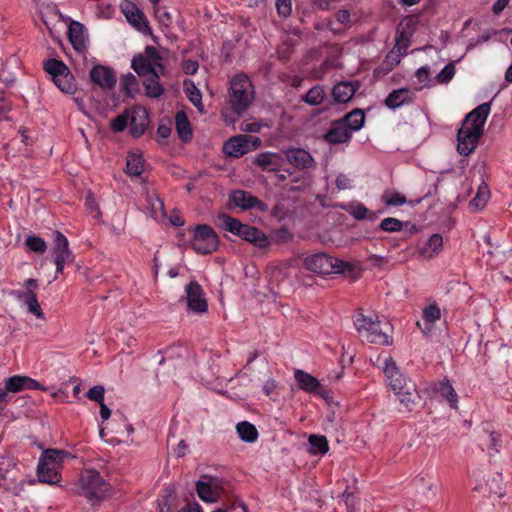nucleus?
Returning <instances> with one entry per match:
<instances>
[{
    "label": "nucleus",
    "instance_id": "nucleus-1",
    "mask_svg": "<svg viewBox=\"0 0 512 512\" xmlns=\"http://www.w3.org/2000/svg\"><path fill=\"white\" fill-rule=\"evenodd\" d=\"M490 110V103H483L466 115L457 134V150L461 155L468 156L476 149Z\"/></svg>",
    "mask_w": 512,
    "mask_h": 512
},
{
    "label": "nucleus",
    "instance_id": "nucleus-2",
    "mask_svg": "<svg viewBox=\"0 0 512 512\" xmlns=\"http://www.w3.org/2000/svg\"><path fill=\"white\" fill-rule=\"evenodd\" d=\"M383 363V372L387 378L388 385L397 395L401 404L409 408L418 398L415 384L399 371L391 357H385Z\"/></svg>",
    "mask_w": 512,
    "mask_h": 512
},
{
    "label": "nucleus",
    "instance_id": "nucleus-3",
    "mask_svg": "<svg viewBox=\"0 0 512 512\" xmlns=\"http://www.w3.org/2000/svg\"><path fill=\"white\" fill-rule=\"evenodd\" d=\"M354 324L361 337L368 342L390 345L392 338L389 334L391 326L387 320H380L378 316L358 314Z\"/></svg>",
    "mask_w": 512,
    "mask_h": 512
},
{
    "label": "nucleus",
    "instance_id": "nucleus-4",
    "mask_svg": "<svg viewBox=\"0 0 512 512\" xmlns=\"http://www.w3.org/2000/svg\"><path fill=\"white\" fill-rule=\"evenodd\" d=\"M77 494L92 503L100 502L111 494V485L94 470H86L80 475L76 485Z\"/></svg>",
    "mask_w": 512,
    "mask_h": 512
},
{
    "label": "nucleus",
    "instance_id": "nucleus-5",
    "mask_svg": "<svg viewBox=\"0 0 512 512\" xmlns=\"http://www.w3.org/2000/svg\"><path fill=\"white\" fill-rule=\"evenodd\" d=\"M254 98V89L245 74L235 75L230 83L229 101L232 111L239 117L250 106Z\"/></svg>",
    "mask_w": 512,
    "mask_h": 512
},
{
    "label": "nucleus",
    "instance_id": "nucleus-6",
    "mask_svg": "<svg viewBox=\"0 0 512 512\" xmlns=\"http://www.w3.org/2000/svg\"><path fill=\"white\" fill-rule=\"evenodd\" d=\"M67 452L57 449H47L43 452L37 466V476L40 482L49 485L58 484L61 480L60 471Z\"/></svg>",
    "mask_w": 512,
    "mask_h": 512
},
{
    "label": "nucleus",
    "instance_id": "nucleus-7",
    "mask_svg": "<svg viewBox=\"0 0 512 512\" xmlns=\"http://www.w3.org/2000/svg\"><path fill=\"white\" fill-rule=\"evenodd\" d=\"M304 266L307 270L321 274H339L351 268V264L326 253H316L305 257Z\"/></svg>",
    "mask_w": 512,
    "mask_h": 512
},
{
    "label": "nucleus",
    "instance_id": "nucleus-8",
    "mask_svg": "<svg viewBox=\"0 0 512 512\" xmlns=\"http://www.w3.org/2000/svg\"><path fill=\"white\" fill-rule=\"evenodd\" d=\"M44 69L63 93L73 94L76 91L74 76L62 61L49 59L45 62Z\"/></svg>",
    "mask_w": 512,
    "mask_h": 512
},
{
    "label": "nucleus",
    "instance_id": "nucleus-9",
    "mask_svg": "<svg viewBox=\"0 0 512 512\" xmlns=\"http://www.w3.org/2000/svg\"><path fill=\"white\" fill-rule=\"evenodd\" d=\"M131 66L139 76H157L163 72L162 59L153 47H147L143 55L135 56Z\"/></svg>",
    "mask_w": 512,
    "mask_h": 512
},
{
    "label": "nucleus",
    "instance_id": "nucleus-10",
    "mask_svg": "<svg viewBox=\"0 0 512 512\" xmlns=\"http://www.w3.org/2000/svg\"><path fill=\"white\" fill-rule=\"evenodd\" d=\"M218 243V236L210 226L198 225L195 228L192 247L197 253H212L217 249Z\"/></svg>",
    "mask_w": 512,
    "mask_h": 512
},
{
    "label": "nucleus",
    "instance_id": "nucleus-11",
    "mask_svg": "<svg viewBox=\"0 0 512 512\" xmlns=\"http://www.w3.org/2000/svg\"><path fill=\"white\" fill-rule=\"evenodd\" d=\"M224 482L221 478L204 475L196 482L198 497L205 503H215L221 496Z\"/></svg>",
    "mask_w": 512,
    "mask_h": 512
},
{
    "label": "nucleus",
    "instance_id": "nucleus-12",
    "mask_svg": "<svg viewBox=\"0 0 512 512\" xmlns=\"http://www.w3.org/2000/svg\"><path fill=\"white\" fill-rule=\"evenodd\" d=\"M260 145L261 140L258 137L238 135L231 137L224 143L223 151L228 156L239 158Z\"/></svg>",
    "mask_w": 512,
    "mask_h": 512
},
{
    "label": "nucleus",
    "instance_id": "nucleus-13",
    "mask_svg": "<svg viewBox=\"0 0 512 512\" xmlns=\"http://www.w3.org/2000/svg\"><path fill=\"white\" fill-rule=\"evenodd\" d=\"M52 255L56 265L55 278H57V276L63 272L65 265L74 261V255L69 248L68 239L59 231L55 232Z\"/></svg>",
    "mask_w": 512,
    "mask_h": 512
},
{
    "label": "nucleus",
    "instance_id": "nucleus-14",
    "mask_svg": "<svg viewBox=\"0 0 512 512\" xmlns=\"http://www.w3.org/2000/svg\"><path fill=\"white\" fill-rule=\"evenodd\" d=\"M120 8L127 21L144 35L150 34L151 29L143 12L131 1L123 0Z\"/></svg>",
    "mask_w": 512,
    "mask_h": 512
},
{
    "label": "nucleus",
    "instance_id": "nucleus-15",
    "mask_svg": "<svg viewBox=\"0 0 512 512\" xmlns=\"http://www.w3.org/2000/svg\"><path fill=\"white\" fill-rule=\"evenodd\" d=\"M145 205L143 211L146 215L157 222H162L166 218L164 203L159 195L148 187L144 188Z\"/></svg>",
    "mask_w": 512,
    "mask_h": 512
},
{
    "label": "nucleus",
    "instance_id": "nucleus-16",
    "mask_svg": "<svg viewBox=\"0 0 512 512\" xmlns=\"http://www.w3.org/2000/svg\"><path fill=\"white\" fill-rule=\"evenodd\" d=\"M229 202L231 205L243 210L257 209L262 212L267 211V205L264 202L243 190L232 191L229 195Z\"/></svg>",
    "mask_w": 512,
    "mask_h": 512
},
{
    "label": "nucleus",
    "instance_id": "nucleus-17",
    "mask_svg": "<svg viewBox=\"0 0 512 512\" xmlns=\"http://www.w3.org/2000/svg\"><path fill=\"white\" fill-rule=\"evenodd\" d=\"M285 158L297 170H309L315 167L312 155L303 148L292 147L283 150Z\"/></svg>",
    "mask_w": 512,
    "mask_h": 512
},
{
    "label": "nucleus",
    "instance_id": "nucleus-18",
    "mask_svg": "<svg viewBox=\"0 0 512 512\" xmlns=\"http://www.w3.org/2000/svg\"><path fill=\"white\" fill-rule=\"evenodd\" d=\"M189 310L196 313L207 311L208 305L203 290L197 282H190L185 289Z\"/></svg>",
    "mask_w": 512,
    "mask_h": 512
},
{
    "label": "nucleus",
    "instance_id": "nucleus-19",
    "mask_svg": "<svg viewBox=\"0 0 512 512\" xmlns=\"http://www.w3.org/2000/svg\"><path fill=\"white\" fill-rule=\"evenodd\" d=\"M90 78L104 90L112 89L116 84L114 71L103 65L94 66L90 71Z\"/></svg>",
    "mask_w": 512,
    "mask_h": 512
},
{
    "label": "nucleus",
    "instance_id": "nucleus-20",
    "mask_svg": "<svg viewBox=\"0 0 512 512\" xmlns=\"http://www.w3.org/2000/svg\"><path fill=\"white\" fill-rule=\"evenodd\" d=\"M149 124L148 114L145 108L135 107L130 116V132L133 137L141 136Z\"/></svg>",
    "mask_w": 512,
    "mask_h": 512
},
{
    "label": "nucleus",
    "instance_id": "nucleus-21",
    "mask_svg": "<svg viewBox=\"0 0 512 512\" xmlns=\"http://www.w3.org/2000/svg\"><path fill=\"white\" fill-rule=\"evenodd\" d=\"M4 383L6 384L7 390L12 391L14 394L24 390L40 388V384L36 380L28 376L21 375L8 377L4 380Z\"/></svg>",
    "mask_w": 512,
    "mask_h": 512
},
{
    "label": "nucleus",
    "instance_id": "nucleus-22",
    "mask_svg": "<svg viewBox=\"0 0 512 512\" xmlns=\"http://www.w3.org/2000/svg\"><path fill=\"white\" fill-rule=\"evenodd\" d=\"M441 316L440 307L436 303L429 304L422 311L423 326L420 322H417V325L425 335H428L431 333L433 325L441 319Z\"/></svg>",
    "mask_w": 512,
    "mask_h": 512
},
{
    "label": "nucleus",
    "instance_id": "nucleus-23",
    "mask_svg": "<svg viewBox=\"0 0 512 512\" xmlns=\"http://www.w3.org/2000/svg\"><path fill=\"white\" fill-rule=\"evenodd\" d=\"M415 99V93L408 88L393 90L385 99V105L390 109H397Z\"/></svg>",
    "mask_w": 512,
    "mask_h": 512
},
{
    "label": "nucleus",
    "instance_id": "nucleus-24",
    "mask_svg": "<svg viewBox=\"0 0 512 512\" xmlns=\"http://www.w3.org/2000/svg\"><path fill=\"white\" fill-rule=\"evenodd\" d=\"M443 250V237L435 233L432 234L419 248L420 255L425 259L436 258Z\"/></svg>",
    "mask_w": 512,
    "mask_h": 512
},
{
    "label": "nucleus",
    "instance_id": "nucleus-25",
    "mask_svg": "<svg viewBox=\"0 0 512 512\" xmlns=\"http://www.w3.org/2000/svg\"><path fill=\"white\" fill-rule=\"evenodd\" d=\"M60 17L64 19L61 14ZM65 20L70 21L68 35L73 47L78 51L84 50L86 47V34L84 26L80 22L72 21L69 18H65Z\"/></svg>",
    "mask_w": 512,
    "mask_h": 512
},
{
    "label": "nucleus",
    "instance_id": "nucleus-26",
    "mask_svg": "<svg viewBox=\"0 0 512 512\" xmlns=\"http://www.w3.org/2000/svg\"><path fill=\"white\" fill-rule=\"evenodd\" d=\"M298 260L296 258L281 261L271 268V277L277 282H283L292 276V273L298 268Z\"/></svg>",
    "mask_w": 512,
    "mask_h": 512
},
{
    "label": "nucleus",
    "instance_id": "nucleus-27",
    "mask_svg": "<svg viewBox=\"0 0 512 512\" xmlns=\"http://www.w3.org/2000/svg\"><path fill=\"white\" fill-rule=\"evenodd\" d=\"M238 236L260 248H265L269 245L267 236L260 229L247 224L242 225Z\"/></svg>",
    "mask_w": 512,
    "mask_h": 512
},
{
    "label": "nucleus",
    "instance_id": "nucleus-28",
    "mask_svg": "<svg viewBox=\"0 0 512 512\" xmlns=\"http://www.w3.org/2000/svg\"><path fill=\"white\" fill-rule=\"evenodd\" d=\"M352 137L351 129L341 121L334 123L325 135L327 142L331 144L345 143Z\"/></svg>",
    "mask_w": 512,
    "mask_h": 512
},
{
    "label": "nucleus",
    "instance_id": "nucleus-29",
    "mask_svg": "<svg viewBox=\"0 0 512 512\" xmlns=\"http://www.w3.org/2000/svg\"><path fill=\"white\" fill-rule=\"evenodd\" d=\"M294 378L299 385L300 389L308 393H318L320 382L311 374L297 369L294 373Z\"/></svg>",
    "mask_w": 512,
    "mask_h": 512
},
{
    "label": "nucleus",
    "instance_id": "nucleus-30",
    "mask_svg": "<svg viewBox=\"0 0 512 512\" xmlns=\"http://www.w3.org/2000/svg\"><path fill=\"white\" fill-rule=\"evenodd\" d=\"M145 167V161L142 154L138 151H131L127 155L126 160V172L131 177L140 176Z\"/></svg>",
    "mask_w": 512,
    "mask_h": 512
},
{
    "label": "nucleus",
    "instance_id": "nucleus-31",
    "mask_svg": "<svg viewBox=\"0 0 512 512\" xmlns=\"http://www.w3.org/2000/svg\"><path fill=\"white\" fill-rule=\"evenodd\" d=\"M344 209L356 220L375 221L378 218L376 212L370 211L360 202H351Z\"/></svg>",
    "mask_w": 512,
    "mask_h": 512
},
{
    "label": "nucleus",
    "instance_id": "nucleus-32",
    "mask_svg": "<svg viewBox=\"0 0 512 512\" xmlns=\"http://www.w3.org/2000/svg\"><path fill=\"white\" fill-rule=\"evenodd\" d=\"M254 162L264 170L275 171L281 166L282 157L277 153L263 152L257 155Z\"/></svg>",
    "mask_w": 512,
    "mask_h": 512
},
{
    "label": "nucleus",
    "instance_id": "nucleus-33",
    "mask_svg": "<svg viewBox=\"0 0 512 512\" xmlns=\"http://www.w3.org/2000/svg\"><path fill=\"white\" fill-rule=\"evenodd\" d=\"M355 92L356 87L351 82H340L333 88V97L338 103H347Z\"/></svg>",
    "mask_w": 512,
    "mask_h": 512
},
{
    "label": "nucleus",
    "instance_id": "nucleus-34",
    "mask_svg": "<svg viewBox=\"0 0 512 512\" xmlns=\"http://www.w3.org/2000/svg\"><path fill=\"white\" fill-rule=\"evenodd\" d=\"M329 450L325 436L312 434L308 438V452L313 455H324Z\"/></svg>",
    "mask_w": 512,
    "mask_h": 512
},
{
    "label": "nucleus",
    "instance_id": "nucleus-35",
    "mask_svg": "<svg viewBox=\"0 0 512 512\" xmlns=\"http://www.w3.org/2000/svg\"><path fill=\"white\" fill-rule=\"evenodd\" d=\"M437 392L445 398L452 409L458 408V395L449 380H443L437 387Z\"/></svg>",
    "mask_w": 512,
    "mask_h": 512
},
{
    "label": "nucleus",
    "instance_id": "nucleus-36",
    "mask_svg": "<svg viewBox=\"0 0 512 512\" xmlns=\"http://www.w3.org/2000/svg\"><path fill=\"white\" fill-rule=\"evenodd\" d=\"M184 90L190 102L198 109L199 112L203 113L204 107L202 104V94L194 82L186 79L184 81Z\"/></svg>",
    "mask_w": 512,
    "mask_h": 512
},
{
    "label": "nucleus",
    "instance_id": "nucleus-37",
    "mask_svg": "<svg viewBox=\"0 0 512 512\" xmlns=\"http://www.w3.org/2000/svg\"><path fill=\"white\" fill-rule=\"evenodd\" d=\"M365 121V115L362 110L355 109L352 112L348 113L342 120V123H345V126L351 129V133L360 130Z\"/></svg>",
    "mask_w": 512,
    "mask_h": 512
},
{
    "label": "nucleus",
    "instance_id": "nucleus-38",
    "mask_svg": "<svg viewBox=\"0 0 512 512\" xmlns=\"http://www.w3.org/2000/svg\"><path fill=\"white\" fill-rule=\"evenodd\" d=\"M236 430L240 439L247 443H254L258 439V431L256 427L247 421L239 422Z\"/></svg>",
    "mask_w": 512,
    "mask_h": 512
},
{
    "label": "nucleus",
    "instance_id": "nucleus-39",
    "mask_svg": "<svg viewBox=\"0 0 512 512\" xmlns=\"http://www.w3.org/2000/svg\"><path fill=\"white\" fill-rule=\"evenodd\" d=\"M216 223L221 229L237 236L243 225V223H241L238 219L233 218L227 214H219L217 216Z\"/></svg>",
    "mask_w": 512,
    "mask_h": 512
},
{
    "label": "nucleus",
    "instance_id": "nucleus-40",
    "mask_svg": "<svg viewBox=\"0 0 512 512\" xmlns=\"http://www.w3.org/2000/svg\"><path fill=\"white\" fill-rule=\"evenodd\" d=\"M175 122L179 137L185 142L189 141L192 138V130L186 114L182 111L177 112Z\"/></svg>",
    "mask_w": 512,
    "mask_h": 512
},
{
    "label": "nucleus",
    "instance_id": "nucleus-41",
    "mask_svg": "<svg viewBox=\"0 0 512 512\" xmlns=\"http://www.w3.org/2000/svg\"><path fill=\"white\" fill-rule=\"evenodd\" d=\"M159 74L160 73H157V76H149L144 81L146 94L149 97L157 98L161 96L164 91L162 85L159 83Z\"/></svg>",
    "mask_w": 512,
    "mask_h": 512
},
{
    "label": "nucleus",
    "instance_id": "nucleus-42",
    "mask_svg": "<svg viewBox=\"0 0 512 512\" xmlns=\"http://www.w3.org/2000/svg\"><path fill=\"white\" fill-rule=\"evenodd\" d=\"M120 86L125 94L130 97H134L139 90L137 78L132 73L122 76Z\"/></svg>",
    "mask_w": 512,
    "mask_h": 512
},
{
    "label": "nucleus",
    "instance_id": "nucleus-43",
    "mask_svg": "<svg viewBox=\"0 0 512 512\" xmlns=\"http://www.w3.org/2000/svg\"><path fill=\"white\" fill-rule=\"evenodd\" d=\"M490 198V191L485 183H482L478 187L477 194L470 201V207L480 209L483 208Z\"/></svg>",
    "mask_w": 512,
    "mask_h": 512
},
{
    "label": "nucleus",
    "instance_id": "nucleus-44",
    "mask_svg": "<svg viewBox=\"0 0 512 512\" xmlns=\"http://www.w3.org/2000/svg\"><path fill=\"white\" fill-rule=\"evenodd\" d=\"M382 201L386 206L389 207H399L407 202L406 197L396 191L384 192L382 195Z\"/></svg>",
    "mask_w": 512,
    "mask_h": 512
},
{
    "label": "nucleus",
    "instance_id": "nucleus-45",
    "mask_svg": "<svg viewBox=\"0 0 512 512\" xmlns=\"http://www.w3.org/2000/svg\"><path fill=\"white\" fill-rule=\"evenodd\" d=\"M324 95V90L321 86H314L306 93L304 101L313 106L320 105L324 100Z\"/></svg>",
    "mask_w": 512,
    "mask_h": 512
},
{
    "label": "nucleus",
    "instance_id": "nucleus-46",
    "mask_svg": "<svg viewBox=\"0 0 512 512\" xmlns=\"http://www.w3.org/2000/svg\"><path fill=\"white\" fill-rule=\"evenodd\" d=\"M25 245L31 252L44 253L47 249L46 242L38 236H28Z\"/></svg>",
    "mask_w": 512,
    "mask_h": 512
},
{
    "label": "nucleus",
    "instance_id": "nucleus-47",
    "mask_svg": "<svg viewBox=\"0 0 512 512\" xmlns=\"http://www.w3.org/2000/svg\"><path fill=\"white\" fill-rule=\"evenodd\" d=\"M403 225L404 224L402 221H400L396 218H393V217H388L381 221L380 229L382 231L390 232V233L400 232L403 229Z\"/></svg>",
    "mask_w": 512,
    "mask_h": 512
},
{
    "label": "nucleus",
    "instance_id": "nucleus-48",
    "mask_svg": "<svg viewBox=\"0 0 512 512\" xmlns=\"http://www.w3.org/2000/svg\"><path fill=\"white\" fill-rule=\"evenodd\" d=\"M415 78L417 80L416 83L418 84V86L416 87L417 91L429 86L431 84L429 68L427 66H422L419 69H417L415 72Z\"/></svg>",
    "mask_w": 512,
    "mask_h": 512
},
{
    "label": "nucleus",
    "instance_id": "nucleus-49",
    "mask_svg": "<svg viewBox=\"0 0 512 512\" xmlns=\"http://www.w3.org/2000/svg\"><path fill=\"white\" fill-rule=\"evenodd\" d=\"M456 72L453 63L447 64L436 76V80L439 83H448L452 80Z\"/></svg>",
    "mask_w": 512,
    "mask_h": 512
},
{
    "label": "nucleus",
    "instance_id": "nucleus-50",
    "mask_svg": "<svg viewBox=\"0 0 512 512\" xmlns=\"http://www.w3.org/2000/svg\"><path fill=\"white\" fill-rule=\"evenodd\" d=\"M276 9L280 17L286 18L292 12L291 0H276Z\"/></svg>",
    "mask_w": 512,
    "mask_h": 512
},
{
    "label": "nucleus",
    "instance_id": "nucleus-51",
    "mask_svg": "<svg viewBox=\"0 0 512 512\" xmlns=\"http://www.w3.org/2000/svg\"><path fill=\"white\" fill-rule=\"evenodd\" d=\"M335 184L338 190H348L353 187V179L344 173L336 176Z\"/></svg>",
    "mask_w": 512,
    "mask_h": 512
},
{
    "label": "nucleus",
    "instance_id": "nucleus-52",
    "mask_svg": "<svg viewBox=\"0 0 512 512\" xmlns=\"http://www.w3.org/2000/svg\"><path fill=\"white\" fill-rule=\"evenodd\" d=\"M12 295L24 305L37 298L36 294L32 290H16Z\"/></svg>",
    "mask_w": 512,
    "mask_h": 512
},
{
    "label": "nucleus",
    "instance_id": "nucleus-53",
    "mask_svg": "<svg viewBox=\"0 0 512 512\" xmlns=\"http://www.w3.org/2000/svg\"><path fill=\"white\" fill-rule=\"evenodd\" d=\"M104 393V387L101 385H96L89 389V391L87 392V397L92 401L101 403L104 402Z\"/></svg>",
    "mask_w": 512,
    "mask_h": 512
},
{
    "label": "nucleus",
    "instance_id": "nucleus-54",
    "mask_svg": "<svg viewBox=\"0 0 512 512\" xmlns=\"http://www.w3.org/2000/svg\"><path fill=\"white\" fill-rule=\"evenodd\" d=\"M500 450V436L496 432L489 434L488 452L490 455L498 453Z\"/></svg>",
    "mask_w": 512,
    "mask_h": 512
},
{
    "label": "nucleus",
    "instance_id": "nucleus-55",
    "mask_svg": "<svg viewBox=\"0 0 512 512\" xmlns=\"http://www.w3.org/2000/svg\"><path fill=\"white\" fill-rule=\"evenodd\" d=\"M402 56L396 53V50H391L385 57L384 64L388 69H392L401 62Z\"/></svg>",
    "mask_w": 512,
    "mask_h": 512
},
{
    "label": "nucleus",
    "instance_id": "nucleus-56",
    "mask_svg": "<svg viewBox=\"0 0 512 512\" xmlns=\"http://www.w3.org/2000/svg\"><path fill=\"white\" fill-rule=\"evenodd\" d=\"M14 393L8 391L6 384L3 382V386H0V409H4L7 404L12 400Z\"/></svg>",
    "mask_w": 512,
    "mask_h": 512
},
{
    "label": "nucleus",
    "instance_id": "nucleus-57",
    "mask_svg": "<svg viewBox=\"0 0 512 512\" xmlns=\"http://www.w3.org/2000/svg\"><path fill=\"white\" fill-rule=\"evenodd\" d=\"M26 308H27V311L31 314H33L34 316H36L37 318L39 319H43L44 318V313L40 307V304L37 300V298L31 302H27L25 304Z\"/></svg>",
    "mask_w": 512,
    "mask_h": 512
},
{
    "label": "nucleus",
    "instance_id": "nucleus-58",
    "mask_svg": "<svg viewBox=\"0 0 512 512\" xmlns=\"http://www.w3.org/2000/svg\"><path fill=\"white\" fill-rule=\"evenodd\" d=\"M128 119L126 115H119L111 122V129L115 132L123 131L127 126Z\"/></svg>",
    "mask_w": 512,
    "mask_h": 512
},
{
    "label": "nucleus",
    "instance_id": "nucleus-59",
    "mask_svg": "<svg viewBox=\"0 0 512 512\" xmlns=\"http://www.w3.org/2000/svg\"><path fill=\"white\" fill-rule=\"evenodd\" d=\"M199 68V64L194 60H185L182 64V69L187 75H194Z\"/></svg>",
    "mask_w": 512,
    "mask_h": 512
},
{
    "label": "nucleus",
    "instance_id": "nucleus-60",
    "mask_svg": "<svg viewBox=\"0 0 512 512\" xmlns=\"http://www.w3.org/2000/svg\"><path fill=\"white\" fill-rule=\"evenodd\" d=\"M262 125L258 122H244L241 125V131L248 133H258Z\"/></svg>",
    "mask_w": 512,
    "mask_h": 512
},
{
    "label": "nucleus",
    "instance_id": "nucleus-61",
    "mask_svg": "<svg viewBox=\"0 0 512 512\" xmlns=\"http://www.w3.org/2000/svg\"><path fill=\"white\" fill-rule=\"evenodd\" d=\"M408 42L404 38H398L396 45L392 50H396V53H399L402 57L407 54Z\"/></svg>",
    "mask_w": 512,
    "mask_h": 512
},
{
    "label": "nucleus",
    "instance_id": "nucleus-62",
    "mask_svg": "<svg viewBox=\"0 0 512 512\" xmlns=\"http://www.w3.org/2000/svg\"><path fill=\"white\" fill-rule=\"evenodd\" d=\"M293 182L295 183H300L299 186L297 187H293L291 188L290 190L291 191H294V190H300V189H304V188H307L310 186V183H311V180L309 177L305 176V175H302L300 177H295L293 179Z\"/></svg>",
    "mask_w": 512,
    "mask_h": 512
},
{
    "label": "nucleus",
    "instance_id": "nucleus-63",
    "mask_svg": "<svg viewBox=\"0 0 512 512\" xmlns=\"http://www.w3.org/2000/svg\"><path fill=\"white\" fill-rule=\"evenodd\" d=\"M336 20L341 24H349L350 23V12L346 9L338 10L335 13Z\"/></svg>",
    "mask_w": 512,
    "mask_h": 512
},
{
    "label": "nucleus",
    "instance_id": "nucleus-64",
    "mask_svg": "<svg viewBox=\"0 0 512 512\" xmlns=\"http://www.w3.org/2000/svg\"><path fill=\"white\" fill-rule=\"evenodd\" d=\"M178 512H202V508L199 504L194 503L181 508Z\"/></svg>",
    "mask_w": 512,
    "mask_h": 512
}]
</instances>
